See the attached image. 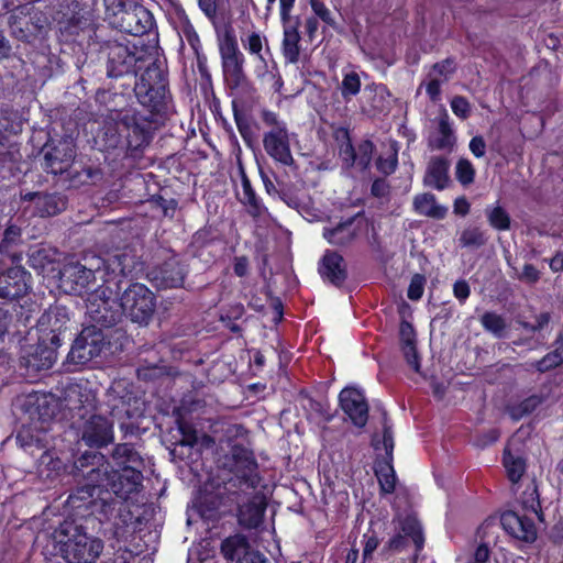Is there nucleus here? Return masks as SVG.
Instances as JSON below:
<instances>
[{
    "label": "nucleus",
    "instance_id": "f257e3e1",
    "mask_svg": "<svg viewBox=\"0 0 563 563\" xmlns=\"http://www.w3.org/2000/svg\"><path fill=\"white\" fill-rule=\"evenodd\" d=\"M112 459L117 468L111 473L108 472V467L92 468L89 472L88 477L91 482L102 474L103 478L98 485L81 488L69 496L68 501L74 507L77 500L85 501L97 496V499L89 500L88 504L91 505L93 511L99 510L106 518H109L117 503L112 498L101 497V488L112 492L121 499H129L132 494L139 492L143 478L141 471L143 460L139 453L130 444L123 443L115 446Z\"/></svg>",
    "mask_w": 563,
    "mask_h": 563
},
{
    "label": "nucleus",
    "instance_id": "f03ea898",
    "mask_svg": "<svg viewBox=\"0 0 563 563\" xmlns=\"http://www.w3.org/2000/svg\"><path fill=\"white\" fill-rule=\"evenodd\" d=\"M112 292L109 286H101L88 297V312L95 322L111 327L124 314L133 322L148 323L156 302L154 294L145 285L132 284L119 298L112 297Z\"/></svg>",
    "mask_w": 563,
    "mask_h": 563
},
{
    "label": "nucleus",
    "instance_id": "7ed1b4c3",
    "mask_svg": "<svg viewBox=\"0 0 563 563\" xmlns=\"http://www.w3.org/2000/svg\"><path fill=\"white\" fill-rule=\"evenodd\" d=\"M56 534L63 555L69 563H92L103 550L101 539L89 536L81 526L73 521L63 522Z\"/></svg>",
    "mask_w": 563,
    "mask_h": 563
},
{
    "label": "nucleus",
    "instance_id": "20e7f679",
    "mask_svg": "<svg viewBox=\"0 0 563 563\" xmlns=\"http://www.w3.org/2000/svg\"><path fill=\"white\" fill-rule=\"evenodd\" d=\"M26 405L34 409L30 411L32 424L23 426L18 434L16 442L24 449H31L33 446H44L45 434L47 427L45 426L51 421L54 416V410L48 408L49 398L45 395H29L26 397Z\"/></svg>",
    "mask_w": 563,
    "mask_h": 563
},
{
    "label": "nucleus",
    "instance_id": "39448f33",
    "mask_svg": "<svg viewBox=\"0 0 563 563\" xmlns=\"http://www.w3.org/2000/svg\"><path fill=\"white\" fill-rule=\"evenodd\" d=\"M261 118L266 126L269 128L263 135V146L269 157L284 166H291L294 157L290 150L292 134L289 133L287 125L280 121L275 112L263 110Z\"/></svg>",
    "mask_w": 563,
    "mask_h": 563
},
{
    "label": "nucleus",
    "instance_id": "423d86ee",
    "mask_svg": "<svg viewBox=\"0 0 563 563\" xmlns=\"http://www.w3.org/2000/svg\"><path fill=\"white\" fill-rule=\"evenodd\" d=\"M86 264L70 262L59 272L60 287L66 292L82 294L96 280V274H101L100 256L86 257Z\"/></svg>",
    "mask_w": 563,
    "mask_h": 563
},
{
    "label": "nucleus",
    "instance_id": "0eeeda50",
    "mask_svg": "<svg viewBox=\"0 0 563 563\" xmlns=\"http://www.w3.org/2000/svg\"><path fill=\"white\" fill-rule=\"evenodd\" d=\"M219 51L228 84L231 87H239L245 80V57L240 51L238 40L231 29L220 36Z\"/></svg>",
    "mask_w": 563,
    "mask_h": 563
},
{
    "label": "nucleus",
    "instance_id": "6e6552de",
    "mask_svg": "<svg viewBox=\"0 0 563 563\" xmlns=\"http://www.w3.org/2000/svg\"><path fill=\"white\" fill-rule=\"evenodd\" d=\"M119 10L114 12L111 23L120 31L140 36L153 27L152 13L141 4L123 5L118 3Z\"/></svg>",
    "mask_w": 563,
    "mask_h": 563
},
{
    "label": "nucleus",
    "instance_id": "1a4fd4ad",
    "mask_svg": "<svg viewBox=\"0 0 563 563\" xmlns=\"http://www.w3.org/2000/svg\"><path fill=\"white\" fill-rule=\"evenodd\" d=\"M106 346L103 334L95 327L86 328L75 340L68 355L67 363L84 366L99 356Z\"/></svg>",
    "mask_w": 563,
    "mask_h": 563
},
{
    "label": "nucleus",
    "instance_id": "9d476101",
    "mask_svg": "<svg viewBox=\"0 0 563 563\" xmlns=\"http://www.w3.org/2000/svg\"><path fill=\"white\" fill-rule=\"evenodd\" d=\"M68 321L69 316L65 307H52L44 312L37 322V331L43 342L59 346L60 334L66 330Z\"/></svg>",
    "mask_w": 563,
    "mask_h": 563
},
{
    "label": "nucleus",
    "instance_id": "9b49d317",
    "mask_svg": "<svg viewBox=\"0 0 563 563\" xmlns=\"http://www.w3.org/2000/svg\"><path fill=\"white\" fill-rule=\"evenodd\" d=\"M341 409L352 423L358 428L366 424L368 419V405L362 390L346 387L339 395Z\"/></svg>",
    "mask_w": 563,
    "mask_h": 563
},
{
    "label": "nucleus",
    "instance_id": "f8f14e48",
    "mask_svg": "<svg viewBox=\"0 0 563 563\" xmlns=\"http://www.w3.org/2000/svg\"><path fill=\"white\" fill-rule=\"evenodd\" d=\"M397 523L399 532L389 540V549L400 551L411 541L416 548V552L421 551L424 544V538L422 528L417 518L413 516L398 517Z\"/></svg>",
    "mask_w": 563,
    "mask_h": 563
},
{
    "label": "nucleus",
    "instance_id": "ddd939ff",
    "mask_svg": "<svg viewBox=\"0 0 563 563\" xmlns=\"http://www.w3.org/2000/svg\"><path fill=\"white\" fill-rule=\"evenodd\" d=\"M75 158V145L73 140L64 139L44 155V169L52 174L66 172Z\"/></svg>",
    "mask_w": 563,
    "mask_h": 563
},
{
    "label": "nucleus",
    "instance_id": "4468645a",
    "mask_svg": "<svg viewBox=\"0 0 563 563\" xmlns=\"http://www.w3.org/2000/svg\"><path fill=\"white\" fill-rule=\"evenodd\" d=\"M58 346L47 345V342H43L40 338V342L36 346H30L25 349L22 355L23 365L32 371L40 372L51 368L56 362V349Z\"/></svg>",
    "mask_w": 563,
    "mask_h": 563
},
{
    "label": "nucleus",
    "instance_id": "2eb2a0df",
    "mask_svg": "<svg viewBox=\"0 0 563 563\" xmlns=\"http://www.w3.org/2000/svg\"><path fill=\"white\" fill-rule=\"evenodd\" d=\"M103 275L125 276L131 274L137 264V257L130 249H118L101 257Z\"/></svg>",
    "mask_w": 563,
    "mask_h": 563
},
{
    "label": "nucleus",
    "instance_id": "dca6fc26",
    "mask_svg": "<svg viewBox=\"0 0 563 563\" xmlns=\"http://www.w3.org/2000/svg\"><path fill=\"white\" fill-rule=\"evenodd\" d=\"M365 220L361 214L339 223L334 228H325L324 239L333 245H344L352 242L364 229Z\"/></svg>",
    "mask_w": 563,
    "mask_h": 563
},
{
    "label": "nucleus",
    "instance_id": "f3484780",
    "mask_svg": "<svg viewBox=\"0 0 563 563\" xmlns=\"http://www.w3.org/2000/svg\"><path fill=\"white\" fill-rule=\"evenodd\" d=\"M29 274L20 266H14L0 274V298L15 299L29 289Z\"/></svg>",
    "mask_w": 563,
    "mask_h": 563
},
{
    "label": "nucleus",
    "instance_id": "a211bd4d",
    "mask_svg": "<svg viewBox=\"0 0 563 563\" xmlns=\"http://www.w3.org/2000/svg\"><path fill=\"white\" fill-rule=\"evenodd\" d=\"M500 523L509 534L517 539L534 541L537 537L534 522L527 515L509 510L501 515Z\"/></svg>",
    "mask_w": 563,
    "mask_h": 563
},
{
    "label": "nucleus",
    "instance_id": "6ab92c4d",
    "mask_svg": "<svg viewBox=\"0 0 563 563\" xmlns=\"http://www.w3.org/2000/svg\"><path fill=\"white\" fill-rule=\"evenodd\" d=\"M113 439L112 423L102 416H92L85 424L82 440L89 446H102Z\"/></svg>",
    "mask_w": 563,
    "mask_h": 563
},
{
    "label": "nucleus",
    "instance_id": "aec40b11",
    "mask_svg": "<svg viewBox=\"0 0 563 563\" xmlns=\"http://www.w3.org/2000/svg\"><path fill=\"white\" fill-rule=\"evenodd\" d=\"M108 49V75L110 77H121L133 70L136 58L125 45L112 43Z\"/></svg>",
    "mask_w": 563,
    "mask_h": 563
},
{
    "label": "nucleus",
    "instance_id": "412c9836",
    "mask_svg": "<svg viewBox=\"0 0 563 563\" xmlns=\"http://www.w3.org/2000/svg\"><path fill=\"white\" fill-rule=\"evenodd\" d=\"M265 509V496L258 493L253 495L246 503L240 506L239 523L247 529L257 528L263 521Z\"/></svg>",
    "mask_w": 563,
    "mask_h": 563
},
{
    "label": "nucleus",
    "instance_id": "4be33fe9",
    "mask_svg": "<svg viewBox=\"0 0 563 563\" xmlns=\"http://www.w3.org/2000/svg\"><path fill=\"white\" fill-rule=\"evenodd\" d=\"M232 471L235 475L254 486L257 481V464L252 452L241 445H234L232 448Z\"/></svg>",
    "mask_w": 563,
    "mask_h": 563
},
{
    "label": "nucleus",
    "instance_id": "5701e85b",
    "mask_svg": "<svg viewBox=\"0 0 563 563\" xmlns=\"http://www.w3.org/2000/svg\"><path fill=\"white\" fill-rule=\"evenodd\" d=\"M319 273L323 279L340 285L346 277L343 257L336 252L328 251L321 260Z\"/></svg>",
    "mask_w": 563,
    "mask_h": 563
},
{
    "label": "nucleus",
    "instance_id": "b1692460",
    "mask_svg": "<svg viewBox=\"0 0 563 563\" xmlns=\"http://www.w3.org/2000/svg\"><path fill=\"white\" fill-rule=\"evenodd\" d=\"M66 407L70 410L81 409L86 406H93L95 396L82 384H68L64 391Z\"/></svg>",
    "mask_w": 563,
    "mask_h": 563
},
{
    "label": "nucleus",
    "instance_id": "393cba45",
    "mask_svg": "<svg viewBox=\"0 0 563 563\" xmlns=\"http://www.w3.org/2000/svg\"><path fill=\"white\" fill-rule=\"evenodd\" d=\"M413 208L418 214L438 220L444 219L449 210L448 207L439 205L434 195L429 192L417 195L413 198Z\"/></svg>",
    "mask_w": 563,
    "mask_h": 563
},
{
    "label": "nucleus",
    "instance_id": "a878e982",
    "mask_svg": "<svg viewBox=\"0 0 563 563\" xmlns=\"http://www.w3.org/2000/svg\"><path fill=\"white\" fill-rule=\"evenodd\" d=\"M448 170L449 162L445 158H432L427 168L424 184L438 190L444 189L449 181Z\"/></svg>",
    "mask_w": 563,
    "mask_h": 563
},
{
    "label": "nucleus",
    "instance_id": "bb28decb",
    "mask_svg": "<svg viewBox=\"0 0 563 563\" xmlns=\"http://www.w3.org/2000/svg\"><path fill=\"white\" fill-rule=\"evenodd\" d=\"M399 332H400L401 350L407 360V363H408V365H410L412 367L413 371L419 372L420 363H419V357H418L417 350H416L415 330L409 322L402 321L400 324Z\"/></svg>",
    "mask_w": 563,
    "mask_h": 563
},
{
    "label": "nucleus",
    "instance_id": "cd10ccee",
    "mask_svg": "<svg viewBox=\"0 0 563 563\" xmlns=\"http://www.w3.org/2000/svg\"><path fill=\"white\" fill-rule=\"evenodd\" d=\"M221 552L225 559L230 561L236 560L240 563L244 556H247L249 553H254L255 551L250 549L247 539L244 536L234 534L222 542Z\"/></svg>",
    "mask_w": 563,
    "mask_h": 563
},
{
    "label": "nucleus",
    "instance_id": "c85d7f7f",
    "mask_svg": "<svg viewBox=\"0 0 563 563\" xmlns=\"http://www.w3.org/2000/svg\"><path fill=\"white\" fill-rule=\"evenodd\" d=\"M300 34L297 26L284 23L282 51L287 63L296 64L300 56Z\"/></svg>",
    "mask_w": 563,
    "mask_h": 563
},
{
    "label": "nucleus",
    "instance_id": "c756f323",
    "mask_svg": "<svg viewBox=\"0 0 563 563\" xmlns=\"http://www.w3.org/2000/svg\"><path fill=\"white\" fill-rule=\"evenodd\" d=\"M243 48L257 60H264V56L269 54L268 41L265 35L257 31H251L241 36Z\"/></svg>",
    "mask_w": 563,
    "mask_h": 563
},
{
    "label": "nucleus",
    "instance_id": "7c9ffc66",
    "mask_svg": "<svg viewBox=\"0 0 563 563\" xmlns=\"http://www.w3.org/2000/svg\"><path fill=\"white\" fill-rule=\"evenodd\" d=\"M455 137L450 124V118L446 111L439 118L437 135L430 139V145L437 150L450 148L453 146Z\"/></svg>",
    "mask_w": 563,
    "mask_h": 563
},
{
    "label": "nucleus",
    "instance_id": "2f4dec72",
    "mask_svg": "<svg viewBox=\"0 0 563 563\" xmlns=\"http://www.w3.org/2000/svg\"><path fill=\"white\" fill-rule=\"evenodd\" d=\"M256 77L264 84L267 85L275 91H279L283 86L282 77L278 73V69L275 63L268 64L266 57L264 56V60H257V65L255 66Z\"/></svg>",
    "mask_w": 563,
    "mask_h": 563
},
{
    "label": "nucleus",
    "instance_id": "473e14b6",
    "mask_svg": "<svg viewBox=\"0 0 563 563\" xmlns=\"http://www.w3.org/2000/svg\"><path fill=\"white\" fill-rule=\"evenodd\" d=\"M35 201L36 213L41 217L55 216L64 209V201L54 195H30Z\"/></svg>",
    "mask_w": 563,
    "mask_h": 563
},
{
    "label": "nucleus",
    "instance_id": "72a5a7b5",
    "mask_svg": "<svg viewBox=\"0 0 563 563\" xmlns=\"http://www.w3.org/2000/svg\"><path fill=\"white\" fill-rule=\"evenodd\" d=\"M375 474L378 479L380 490L384 494H391L396 486V474L389 460L377 462Z\"/></svg>",
    "mask_w": 563,
    "mask_h": 563
},
{
    "label": "nucleus",
    "instance_id": "f704fd0d",
    "mask_svg": "<svg viewBox=\"0 0 563 563\" xmlns=\"http://www.w3.org/2000/svg\"><path fill=\"white\" fill-rule=\"evenodd\" d=\"M154 279L159 282L161 286L174 288L183 285L184 273L176 263H168L165 268L155 273Z\"/></svg>",
    "mask_w": 563,
    "mask_h": 563
},
{
    "label": "nucleus",
    "instance_id": "c9c22d12",
    "mask_svg": "<svg viewBox=\"0 0 563 563\" xmlns=\"http://www.w3.org/2000/svg\"><path fill=\"white\" fill-rule=\"evenodd\" d=\"M397 155L398 151L393 143L385 145L376 161L377 169L385 175L394 173L398 164Z\"/></svg>",
    "mask_w": 563,
    "mask_h": 563
},
{
    "label": "nucleus",
    "instance_id": "e433bc0d",
    "mask_svg": "<svg viewBox=\"0 0 563 563\" xmlns=\"http://www.w3.org/2000/svg\"><path fill=\"white\" fill-rule=\"evenodd\" d=\"M485 214L487 217V221L492 228L498 231H507L510 228V217L508 212L500 207L499 205L496 206H488L485 209Z\"/></svg>",
    "mask_w": 563,
    "mask_h": 563
},
{
    "label": "nucleus",
    "instance_id": "4c0bfd02",
    "mask_svg": "<svg viewBox=\"0 0 563 563\" xmlns=\"http://www.w3.org/2000/svg\"><path fill=\"white\" fill-rule=\"evenodd\" d=\"M361 90V78L355 70H343V78L340 85L341 96L350 101Z\"/></svg>",
    "mask_w": 563,
    "mask_h": 563
},
{
    "label": "nucleus",
    "instance_id": "58836bf2",
    "mask_svg": "<svg viewBox=\"0 0 563 563\" xmlns=\"http://www.w3.org/2000/svg\"><path fill=\"white\" fill-rule=\"evenodd\" d=\"M489 542L482 541L473 552H461L456 556V563H489Z\"/></svg>",
    "mask_w": 563,
    "mask_h": 563
},
{
    "label": "nucleus",
    "instance_id": "ea45409f",
    "mask_svg": "<svg viewBox=\"0 0 563 563\" xmlns=\"http://www.w3.org/2000/svg\"><path fill=\"white\" fill-rule=\"evenodd\" d=\"M504 465L512 483H517L525 473L526 464L520 456L512 455L508 450L504 455Z\"/></svg>",
    "mask_w": 563,
    "mask_h": 563
},
{
    "label": "nucleus",
    "instance_id": "a19ab883",
    "mask_svg": "<svg viewBox=\"0 0 563 563\" xmlns=\"http://www.w3.org/2000/svg\"><path fill=\"white\" fill-rule=\"evenodd\" d=\"M487 241L485 232L478 228H467L460 236V244L464 247H479Z\"/></svg>",
    "mask_w": 563,
    "mask_h": 563
},
{
    "label": "nucleus",
    "instance_id": "79ce46f5",
    "mask_svg": "<svg viewBox=\"0 0 563 563\" xmlns=\"http://www.w3.org/2000/svg\"><path fill=\"white\" fill-rule=\"evenodd\" d=\"M482 325L489 332L500 336L506 328L504 318L495 312H485L481 318Z\"/></svg>",
    "mask_w": 563,
    "mask_h": 563
},
{
    "label": "nucleus",
    "instance_id": "37998d69",
    "mask_svg": "<svg viewBox=\"0 0 563 563\" xmlns=\"http://www.w3.org/2000/svg\"><path fill=\"white\" fill-rule=\"evenodd\" d=\"M455 176H456V179L462 185H464V186L471 185L474 181V177H475V169H474L473 164L466 158H461L456 163Z\"/></svg>",
    "mask_w": 563,
    "mask_h": 563
},
{
    "label": "nucleus",
    "instance_id": "c03bdc74",
    "mask_svg": "<svg viewBox=\"0 0 563 563\" xmlns=\"http://www.w3.org/2000/svg\"><path fill=\"white\" fill-rule=\"evenodd\" d=\"M563 363V347H558L537 363L540 372L549 371Z\"/></svg>",
    "mask_w": 563,
    "mask_h": 563
},
{
    "label": "nucleus",
    "instance_id": "a18cd8bd",
    "mask_svg": "<svg viewBox=\"0 0 563 563\" xmlns=\"http://www.w3.org/2000/svg\"><path fill=\"white\" fill-rule=\"evenodd\" d=\"M180 41L184 43L185 41L190 45L192 51L198 54L200 48V41L198 34L196 33L194 26L186 22L184 23L181 31L179 32Z\"/></svg>",
    "mask_w": 563,
    "mask_h": 563
},
{
    "label": "nucleus",
    "instance_id": "49530a36",
    "mask_svg": "<svg viewBox=\"0 0 563 563\" xmlns=\"http://www.w3.org/2000/svg\"><path fill=\"white\" fill-rule=\"evenodd\" d=\"M380 444L383 449L385 450V460L391 461V454L394 450V438L390 427L384 426V432H383V439L382 442L374 439V445L376 450H380Z\"/></svg>",
    "mask_w": 563,
    "mask_h": 563
},
{
    "label": "nucleus",
    "instance_id": "de8ad7c7",
    "mask_svg": "<svg viewBox=\"0 0 563 563\" xmlns=\"http://www.w3.org/2000/svg\"><path fill=\"white\" fill-rule=\"evenodd\" d=\"M451 109L456 117L463 120L467 119L471 113L470 102L461 96H456L451 100Z\"/></svg>",
    "mask_w": 563,
    "mask_h": 563
},
{
    "label": "nucleus",
    "instance_id": "09e8293b",
    "mask_svg": "<svg viewBox=\"0 0 563 563\" xmlns=\"http://www.w3.org/2000/svg\"><path fill=\"white\" fill-rule=\"evenodd\" d=\"M426 278L422 275H415L411 278L410 285L408 287V298L411 300H418L423 295Z\"/></svg>",
    "mask_w": 563,
    "mask_h": 563
},
{
    "label": "nucleus",
    "instance_id": "8fccbe9b",
    "mask_svg": "<svg viewBox=\"0 0 563 563\" xmlns=\"http://www.w3.org/2000/svg\"><path fill=\"white\" fill-rule=\"evenodd\" d=\"M443 82L444 79L432 74L429 75V81L426 84V91L432 101L440 99L441 86Z\"/></svg>",
    "mask_w": 563,
    "mask_h": 563
},
{
    "label": "nucleus",
    "instance_id": "3c124183",
    "mask_svg": "<svg viewBox=\"0 0 563 563\" xmlns=\"http://www.w3.org/2000/svg\"><path fill=\"white\" fill-rule=\"evenodd\" d=\"M363 560L369 561L378 547V539L374 533H365L363 537Z\"/></svg>",
    "mask_w": 563,
    "mask_h": 563
},
{
    "label": "nucleus",
    "instance_id": "603ef678",
    "mask_svg": "<svg viewBox=\"0 0 563 563\" xmlns=\"http://www.w3.org/2000/svg\"><path fill=\"white\" fill-rule=\"evenodd\" d=\"M21 236V229L16 225L10 224L4 230L1 250L8 249L10 245L15 244Z\"/></svg>",
    "mask_w": 563,
    "mask_h": 563
},
{
    "label": "nucleus",
    "instance_id": "864d4df0",
    "mask_svg": "<svg viewBox=\"0 0 563 563\" xmlns=\"http://www.w3.org/2000/svg\"><path fill=\"white\" fill-rule=\"evenodd\" d=\"M454 70V64L452 60L446 59L442 63L435 64L433 66V69L430 74L438 76L441 79H444V81L448 79V76L452 74Z\"/></svg>",
    "mask_w": 563,
    "mask_h": 563
},
{
    "label": "nucleus",
    "instance_id": "5fc2aeb1",
    "mask_svg": "<svg viewBox=\"0 0 563 563\" xmlns=\"http://www.w3.org/2000/svg\"><path fill=\"white\" fill-rule=\"evenodd\" d=\"M178 429H179L180 433L183 434V439L180 440L181 444L191 446L197 442V440H198L197 433L190 426L185 424L179 421Z\"/></svg>",
    "mask_w": 563,
    "mask_h": 563
},
{
    "label": "nucleus",
    "instance_id": "6e6d98bb",
    "mask_svg": "<svg viewBox=\"0 0 563 563\" xmlns=\"http://www.w3.org/2000/svg\"><path fill=\"white\" fill-rule=\"evenodd\" d=\"M242 203H246L251 200L256 199V195L251 186L250 180L243 175L242 177V190L238 192Z\"/></svg>",
    "mask_w": 563,
    "mask_h": 563
},
{
    "label": "nucleus",
    "instance_id": "4d7b16f0",
    "mask_svg": "<svg viewBox=\"0 0 563 563\" xmlns=\"http://www.w3.org/2000/svg\"><path fill=\"white\" fill-rule=\"evenodd\" d=\"M468 147H470V151L472 152V154L477 158L483 157L486 153V143H485L484 139L479 135L474 136L470 141Z\"/></svg>",
    "mask_w": 563,
    "mask_h": 563
},
{
    "label": "nucleus",
    "instance_id": "13d9d810",
    "mask_svg": "<svg viewBox=\"0 0 563 563\" xmlns=\"http://www.w3.org/2000/svg\"><path fill=\"white\" fill-rule=\"evenodd\" d=\"M247 212L256 219H262L267 214V209L256 198L245 203Z\"/></svg>",
    "mask_w": 563,
    "mask_h": 563
},
{
    "label": "nucleus",
    "instance_id": "bf43d9fd",
    "mask_svg": "<svg viewBox=\"0 0 563 563\" xmlns=\"http://www.w3.org/2000/svg\"><path fill=\"white\" fill-rule=\"evenodd\" d=\"M367 89L373 91L375 96L379 99L378 103H375V108H380L384 106V101L390 97V93L385 85L382 84H374L372 86H368Z\"/></svg>",
    "mask_w": 563,
    "mask_h": 563
},
{
    "label": "nucleus",
    "instance_id": "052dcab7",
    "mask_svg": "<svg viewBox=\"0 0 563 563\" xmlns=\"http://www.w3.org/2000/svg\"><path fill=\"white\" fill-rule=\"evenodd\" d=\"M540 278V272L531 264H526L520 274V279L526 283L534 284Z\"/></svg>",
    "mask_w": 563,
    "mask_h": 563
},
{
    "label": "nucleus",
    "instance_id": "680f3d73",
    "mask_svg": "<svg viewBox=\"0 0 563 563\" xmlns=\"http://www.w3.org/2000/svg\"><path fill=\"white\" fill-rule=\"evenodd\" d=\"M340 156L347 166L355 164V151L350 142H346L340 147Z\"/></svg>",
    "mask_w": 563,
    "mask_h": 563
},
{
    "label": "nucleus",
    "instance_id": "e2e57ef3",
    "mask_svg": "<svg viewBox=\"0 0 563 563\" xmlns=\"http://www.w3.org/2000/svg\"><path fill=\"white\" fill-rule=\"evenodd\" d=\"M454 296L464 301L470 296V286L465 280H459L453 286Z\"/></svg>",
    "mask_w": 563,
    "mask_h": 563
},
{
    "label": "nucleus",
    "instance_id": "0e129e2a",
    "mask_svg": "<svg viewBox=\"0 0 563 563\" xmlns=\"http://www.w3.org/2000/svg\"><path fill=\"white\" fill-rule=\"evenodd\" d=\"M389 186L384 179H376L372 185V194L375 197L382 198L388 194Z\"/></svg>",
    "mask_w": 563,
    "mask_h": 563
},
{
    "label": "nucleus",
    "instance_id": "69168bd1",
    "mask_svg": "<svg viewBox=\"0 0 563 563\" xmlns=\"http://www.w3.org/2000/svg\"><path fill=\"white\" fill-rule=\"evenodd\" d=\"M234 273L235 275H238L239 277H243L247 274L249 272V261L246 257L242 256V257H236L235 261H234Z\"/></svg>",
    "mask_w": 563,
    "mask_h": 563
},
{
    "label": "nucleus",
    "instance_id": "338daca9",
    "mask_svg": "<svg viewBox=\"0 0 563 563\" xmlns=\"http://www.w3.org/2000/svg\"><path fill=\"white\" fill-rule=\"evenodd\" d=\"M454 213L466 216L470 212V203L464 197L456 198L453 205Z\"/></svg>",
    "mask_w": 563,
    "mask_h": 563
},
{
    "label": "nucleus",
    "instance_id": "774afa93",
    "mask_svg": "<svg viewBox=\"0 0 563 563\" xmlns=\"http://www.w3.org/2000/svg\"><path fill=\"white\" fill-rule=\"evenodd\" d=\"M240 563H269L268 560L261 554L260 552L249 553L247 556H244Z\"/></svg>",
    "mask_w": 563,
    "mask_h": 563
}]
</instances>
